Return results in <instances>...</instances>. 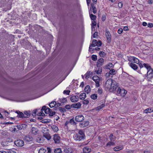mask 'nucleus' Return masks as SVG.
<instances>
[{"label":"nucleus","mask_w":153,"mask_h":153,"mask_svg":"<svg viewBox=\"0 0 153 153\" xmlns=\"http://www.w3.org/2000/svg\"><path fill=\"white\" fill-rule=\"evenodd\" d=\"M105 87L106 90H108L110 92H112L117 88V83L111 79H109L106 81Z\"/></svg>","instance_id":"1"},{"label":"nucleus","mask_w":153,"mask_h":153,"mask_svg":"<svg viewBox=\"0 0 153 153\" xmlns=\"http://www.w3.org/2000/svg\"><path fill=\"white\" fill-rule=\"evenodd\" d=\"M127 93L126 90L124 89H120V88H118L116 93L117 95L124 97Z\"/></svg>","instance_id":"2"},{"label":"nucleus","mask_w":153,"mask_h":153,"mask_svg":"<svg viewBox=\"0 0 153 153\" xmlns=\"http://www.w3.org/2000/svg\"><path fill=\"white\" fill-rule=\"evenodd\" d=\"M15 144L17 146L21 147L24 145V142L23 140L21 139H18L14 141Z\"/></svg>","instance_id":"3"},{"label":"nucleus","mask_w":153,"mask_h":153,"mask_svg":"<svg viewBox=\"0 0 153 153\" xmlns=\"http://www.w3.org/2000/svg\"><path fill=\"white\" fill-rule=\"evenodd\" d=\"M92 79L95 82V86L96 87H99L100 85L99 82L100 81V78L97 76H94L92 77Z\"/></svg>","instance_id":"4"},{"label":"nucleus","mask_w":153,"mask_h":153,"mask_svg":"<svg viewBox=\"0 0 153 153\" xmlns=\"http://www.w3.org/2000/svg\"><path fill=\"white\" fill-rule=\"evenodd\" d=\"M60 138L58 134H55L53 135V140L55 143H59L60 142Z\"/></svg>","instance_id":"5"},{"label":"nucleus","mask_w":153,"mask_h":153,"mask_svg":"<svg viewBox=\"0 0 153 153\" xmlns=\"http://www.w3.org/2000/svg\"><path fill=\"white\" fill-rule=\"evenodd\" d=\"M146 76L149 79L151 78L153 76V70L152 68L148 70Z\"/></svg>","instance_id":"6"},{"label":"nucleus","mask_w":153,"mask_h":153,"mask_svg":"<svg viewBox=\"0 0 153 153\" xmlns=\"http://www.w3.org/2000/svg\"><path fill=\"white\" fill-rule=\"evenodd\" d=\"M105 35L107 39V42L108 43H109L111 41V36L110 32L109 31L106 30Z\"/></svg>","instance_id":"7"},{"label":"nucleus","mask_w":153,"mask_h":153,"mask_svg":"<svg viewBox=\"0 0 153 153\" xmlns=\"http://www.w3.org/2000/svg\"><path fill=\"white\" fill-rule=\"evenodd\" d=\"M27 125L25 124H21L20 125H17L16 126V127H17L18 129L19 130H23L25 129Z\"/></svg>","instance_id":"8"},{"label":"nucleus","mask_w":153,"mask_h":153,"mask_svg":"<svg viewBox=\"0 0 153 153\" xmlns=\"http://www.w3.org/2000/svg\"><path fill=\"white\" fill-rule=\"evenodd\" d=\"M97 43V40L96 39L93 40L91 44L90 45L89 49V51H91V50L92 49V48H91L92 47H95L96 46V45Z\"/></svg>","instance_id":"9"},{"label":"nucleus","mask_w":153,"mask_h":153,"mask_svg":"<svg viewBox=\"0 0 153 153\" xmlns=\"http://www.w3.org/2000/svg\"><path fill=\"white\" fill-rule=\"evenodd\" d=\"M104 61V59L103 58H101L99 59L97 62V67H99L102 66L103 64Z\"/></svg>","instance_id":"10"},{"label":"nucleus","mask_w":153,"mask_h":153,"mask_svg":"<svg viewBox=\"0 0 153 153\" xmlns=\"http://www.w3.org/2000/svg\"><path fill=\"white\" fill-rule=\"evenodd\" d=\"M13 141V140L12 139L8 138L5 141L2 142L4 146H7L8 144V143H11Z\"/></svg>","instance_id":"11"},{"label":"nucleus","mask_w":153,"mask_h":153,"mask_svg":"<svg viewBox=\"0 0 153 153\" xmlns=\"http://www.w3.org/2000/svg\"><path fill=\"white\" fill-rule=\"evenodd\" d=\"M84 120V117L83 115H77V122H81Z\"/></svg>","instance_id":"12"},{"label":"nucleus","mask_w":153,"mask_h":153,"mask_svg":"<svg viewBox=\"0 0 153 153\" xmlns=\"http://www.w3.org/2000/svg\"><path fill=\"white\" fill-rule=\"evenodd\" d=\"M16 113L18 114V115L17 116V117H18L26 118L27 117L26 116H24V114L22 112H21L19 111H16Z\"/></svg>","instance_id":"13"},{"label":"nucleus","mask_w":153,"mask_h":153,"mask_svg":"<svg viewBox=\"0 0 153 153\" xmlns=\"http://www.w3.org/2000/svg\"><path fill=\"white\" fill-rule=\"evenodd\" d=\"M130 59H131V60H130V61H131V60H133L134 61V62L135 63L137 64H138L139 62V59L135 57L132 56L130 57Z\"/></svg>","instance_id":"14"},{"label":"nucleus","mask_w":153,"mask_h":153,"mask_svg":"<svg viewBox=\"0 0 153 153\" xmlns=\"http://www.w3.org/2000/svg\"><path fill=\"white\" fill-rule=\"evenodd\" d=\"M83 150L84 153H88L91 151V149L86 147L83 149Z\"/></svg>","instance_id":"15"},{"label":"nucleus","mask_w":153,"mask_h":153,"mask_svg":"<svg viewBox=\"0 0 153 153\" xmlns=\"http://www.w3.org/2000/svg\"><path fill=\"white\" fill-rule=\"evenodd\" d=\"M43 137H45L46 139H47V140H50L51 138V136L50 134H49V132H48L45 134H43Z\"/></svg>","instance_id":"16"},{"label":"nucleus","mask_w":153,"mask_h":153,"mask_svg":"<svg viewBox=\"0 0 153 153\" xmlns=\"http://www.w3.org/2000/svg\"><path fill=\"white\" fill-rule=\"evenodd\" d=\"M130 66L133 69L135 70L137 69L138 68L137 65L132 62L130 63Z\"/></svg>","instance_id":"17"},{"label":"nucleus","mask_w":153,"mask_h":153,"mask_svg":"<svg viewBox=\"0 0 153 153\" xmlns=\"http://www.w3.org/2000/svg\"><path fill=\"white\" fill-rule=\"evenodd\" d=\"M85 92L87 94H88L91 91L90 87L89 85L86 86L84 89Z\"/></svg>","instance_id":"18"},{"label":"nucleus","mask_w":153,"mask_h":153,"mask_svg":"<svg viewBox=\"0 0 153 153\" xmlns=\"http://www.w3.org/2000/svg\"><path fill=\"white\" fill-rule=\"evenodd\" d=\"M33 140V138L32 137L29 136H27L25 137V140L28 142L32 141Z\"/></svg>","instance_id":"19"},{"label":"nucleus","mask_w":153,"mask_h":153,"mask_svg":"<svg viewBox=\"0 0 153 153\" xmlns=\"http://www.w3.org/2000/svg\"><path fill=\"white\" fill-rule=\"evenodd\" d=\"M32 133L34 135L37 134V132L38 131V129L34 127H33L32 128Z\"/></svg>","instance_id":"20"},{"label":"nucleus","mask_w":153,"mask_h":153,"mask_svg":"<svg viewBox=\"0 0 153 153\" xmlns=\"http://www.w3.org/2000/svg\"><path fill=\"white\" fill-rule=\"evenodd\" d=\"M92 74L93 73L91 72V71H88L85 74V78L88 79L89 77L90 76L92 75Z\"/></svg>","instance_id":"21"},{"label":"nucleus","mask_w":153,"mask_h":153,"mask_svg":"<svg viewBox=\"0 0 153 153\" xmlns=\"http://www.w3.org/2000/svg\"><path fill=\"white\" fill-rule=\"evenodd\" d=\"M51 128L54 132H57L59 130L58 128L55 125H53Z\"/></svg>","instance_id":"22"},{"label":"nucleus","mask_w":153,"mask_h":153,"mask_svg":"<svg viewBox=\"0 0 153 153\" xmlns=\"http://www.w3.org/2000/svg\"><path fill=\"white\" fill-rule=\"evenodd\" d=\"M86 97V94L85 93H81L79 96V98L80 99L84 100Z\"/></svg>","instance_id":"23"},{"label":"nucleus","mask_w":153,"mask_h":153,"mask_svg":"<svg viewBox=\"0 0 153 153\" xmlns=\"http://www.w3.org/2000/svg\"><path fill=\"white\" fill-rule=\"evenodd\" d=\"M91 9L93 10V13L94 14L96 13L97 12V10H96V8L95 7V6L94 4L93 3H92L91 4Z\"/></svg>","instance_id":"24"},{"label":"nucleus","mask_w":153,"mask_h":153,"mask_svg":"<svg viewBox=\"0 0 153 153\" xmlns=\"http://www.w3.org/2000/svg\"><path fill=\"white\" fill-rule=\"evenodd\" d=\"M113 67V65L111 63H109L108 64L104 66V68L106 69H110V68Z\"/></svg>","instance_id":"25"},{"label":"nucleus","mask_w":153,"mask_h":153,"mask_svg":"<svg viewBox=\"0 0 153 153\" xmlns=\"http://www.w3.org/2000/svg\"><path fill=\"white\" fill-rule=\"evenodd\" d=\"M69 123L73 125H76V123L74 121V117L70 120Z\"/></svg>","instance_id":"26"},{"label":"nucleus","mask_w":153,"mask_h":153,"mask_svg":"<svg viewBox=\"0 0 153 153\" xmlns=\"http://www.w3.org/2000/svg\"><path fill=\"white\" fill-rule=\"evenodd\" d=\"M1 134L3 136H4L6 137H8L9 135V133L8 132L5 131H3L1 132Z\"/></svg>","instance_id":"27"},{"label":"nucleus","mask_w":153,"mask_h":153,"mask_svg":"<svg viewBox=\"0 0 153 153\" xmlns=\"http://www.w3.org/2000/svg\"><path fill=\"white\" fill-rule=\"evenodd\" d=\"M76 96L75 95L71 97L70 98V100L71 101L73 102H75L76 101Z\"/></svg>","instance_id":"28"},{"label":"nucleus","mask_w":153,"mask_h":153,"mask_svg":"<svg viewBox=\"0 0 153 153\" xmlns=\"http://www.w3.org/2000/svg\"><path fill=\"white\" fill-rule=\"evenodd\" d=\"M85 136L77 135V140H81L85 138Z\"/></svg>","instance_id":"29"},{"label":"nucleus","mask_w":153,"mask_h":153,"mask_svg":"<svg viewBox=\"0 0 153 153\" xmlns=\"http://www.w3.org/2000/svg\"><path fill=\"white\" fill-rule=\"evenodd\" d=\"M56 105V102L55 101L52 102L49 104V106L50 108H52L54 107Z\"/></svg>","instance_id":"30"},{"label":"nucleus","mask_w":153,"mask_h":153,"mask_svg":"<svg viewBox=\"0 0 153 153\" xmlns=\"http://www.w3.org/2000/svg\"><path fill=\"white\" fill-rule=\"evenodd\" d=\"M115 145L114 143L112 141H110L108 142L106 145V146L107 147H109L111 146H114Z\"/></svg>","instance_id":"31"},{"label":"nucleus","mask_w":153,"mask_h":153,"mask_svg":"<svg viewBox=\"0 0 153 153\" xmlns=\"http://www.w3.org/2000/svg\"><path fill=\"white\" fill-rule=\"evenodd\" d=\"M123 148L122 146H117L114 148V150L115 151H117L122 149Z\"/></svg>","instance_id":"32"},{"label":"nucleus","mask_w":153,"mask_h":153,"mask_svg":"<svg viewBox=\"0 0 153 153\" xmlns=\"http://www.w3.org/2000/svg\"><path fill=\"white\" fill-rule=\"evenodd\" d=\"M143 66L146 68L147 70L151 68V67L148 64L143 63Z\"/></svg>","instance_id":"33"},{"label":"nucleus","mask_w":153,"mask_h":153,"mask_svg":"<svg viewBox=\"0 0 153 153\" xmlns=\"http://www.w3.org/2000/svg\"><path fill=\"white\" fill-rule=\"evenodd\" d=\"M64 152L65 153H71L72 151L70 150L69 148H66L64 149Z\"/></svg>","instance_id":"34"},{"label":"nucleus","mask_w":153,"mask_h":153,"mask_svg":"<svg viewBox=\"0 0 153 153\" xmlns=\"http://www.w3.org/2000/svg\"><path fill=\"white\" fill-rule=\"evenodd\" d=\"M91 98L93 100H95L97 99V96L96 94H92L91 96Z\"/></svg>","instance_id":"35"},{"label":"nucleus","mask_w":153,"mask_h":153,"mask_svg":"<svg viewBox=\"0 0 153 153\" xmlns=\"http://www.w3.org/2000/svg\"><path fill=\"white\" fill-rule=\"evenodd\" d=\"M54 152L55 153H61L62 151L60 148H57L54 149Z\"/></svg>","instance_id":"36"},{"label":"nucleus","mask_w":153,"mask_h":153,"mask_svg":"<svg viewBox=\"0 0 153 153\" xmlns=\"http://www.w3.org/2000/svg\"><path fill=\"white\" fill-rule=\"evenodd\" d=\"M99 54L101 57H104L106 55L105 53L103 51H100L99 52Z\"/></svg>","instance_id":"37"},{"label":"nucleus","mask_w":153,"mask_h":153,"mask_svg":"<svg viewBox=\"0 0 153 153\" xmlns=\"http://www.w3.org/2000/svg\"><path fill=\"white\" fill-rule=\"evenodd\" d=\"M67 101V100L66 98H63L61 99L60 100V102H61L62 104H63V103L65 102H66Z\"/></svg>","instance_id":"38"},{"label":"nucleus","mask_w":153,"mask_h":153,"mask_svg":"<svg viewBox=\"0 0 153 153\" xmlns=\"http://www.w3.org/2000/svg\"><path fill=\"white\" fill-rule=\"evenodd\" d=\"M51 110L49 108H46V109L45 110V112L46 114H50V112H51Z\"/></svg>","instance_id":"39"},{"label":"nucleus","mask_w":153,"mask_h":153,"mask_svg":"<svg viewBox=\"0 0 153 153\" xmlns=\"http://www.w3.org/2000/svg\"><path fill=\"white\" fill-rule=\"evenodd\" d=\"M90 17L91 20L94 21L96 19V16L95 15H94L93 14H91L90 15Z\"/></svg>","instance_id":"40"},{"label":"nucleus","mask_w":153,"mask_h":153,"mask_svg":"<svg viewBox=\"0 0 153 153\" xmlns=\"http://www.w3.org/2000/svg\"><path fill=\"white\" fill-rule=\"evenodd\" d=\"M50 121V119H45L42 120L41 121V122H42V123H49Z\"/></svg>","instance_id":"41"},{"label":"nucleus","mask_w":153,"mask_h":153,"mask_svg":"<svg viewBox=\"0 0 153 153\" xmlns=\"http://www.w3.org/2000/svg\"><path fill=\"white\" fill-rule=\"evenodd\" d=\"M46 151V149L43 148H41L39 151V153H45Z\"/></svg>","instance_id":"42"},{"label":"nucleus","mask_w":153,"mask_h":153,"mask_svg":"<svg viewBox=\"0 0 153 153\" xmlns=\"http://www.w3.org/2000/svg\"><path fill=\"white\" fill-rule=\"evenodd\" d=\"M24 113L27 116H30L31 114L30 111H24Z\"/></svg>","instance_id":"43"},{"label":"nucleus","mask_w":153,"mask_h":153,"mask_svg":"<svg viewBox=\"0 0 153 153\" xmlns=\"http://www.w3.org/2000/svg\"><path fill=\"white\" fill-rule=\"evenodd\" d=\"M89 123V122L88 121H84V123L83 124V125H84V127H85L88 126Z\"/></svg>","instance_id":"44"},{"label":"nucleus","mask_w":153,"mask_h":153,"mask_svg":"<svg viewBox=\"0 0 153 153\" xmlns=\"http://www.w3.org/2000/svg\"><path fill=\"white\" fill-rule=\"evenodd\" d=\"M48 131H49L48 129L44 128V129H42V131L43 134H45L46 133L48 132Z\"/></svg>","instance_id":"45"},{"label":"nucleus","mask_w":153,"mask_h":153,"mask_svg":"<svg viewBox=\"0 0 153 153\" xmlns=\"http://www.w3.org/2000/svg\"><path fill=\"white\" fill-rule=\"evenodd\" d=\"M109 73L111 75H114L115 74V71L114 69H112L110 70Z\"/></svg>","instance_id":"46"},{"label":"nucleus","mask_w":153,"mask_h":153,"mask_svg":"<svg viewBox=\"0 0 153 153\" xmlns=\"http://www.w3.org/2000/svg\"><path fill=\"white\" fill-rule=\"evenodd\" d=\"M102 44V42L100 40H99L98 42L97 41V43L96 45V46L97 47L100 46Z\"/></svg>","instance_id":"47"},{"label":"nucleus","mask_w":153,"mask_h":153,"mask_svg":"<svg viewBox=\"0 0 153 153\" xmlns=\"http://www.w3.org/2000/svg\"><path fill=\"white\" fill-rule=\"evenodd\" d=\"M78 135L85 136V134L84 133L83 131L81 130H80L79 131Z\"/></svg>","instance_id":"48"},{"label":"nucleus","mask_w":153,"mask_h":153,"mask_svg":"<svg viewBox=\"0 0 153 153\" xmlns=\"http://www.w3.org/2000/svg\"><path fill=\"white\" fill-rule=\"evenodd\" d=\"M97 56L96 55H93L91 56V59L93 61H96L97 59Z\"/></svg>","instance_id":"49"},{"label":"nucleus","mask_w":153,"mask_h":153,"mask_svg":"<svg viewBox=\"0 0 153 153\" xmlns=\"http://www.w3.org/2000/svg\"><path fill=\"white\" fill-rule=\"evenodd\" d=\"M109 137L110 138L111 140V141L113 140L115 138V137L112 134H110Z\"/></svg>","instance_id":"50"},{"label":"nucleus","mask_w":153,"mask_h":153,"mask_svg":"<svg viewBox=\"0 0 153 153\" xmlns=\"http://www.w3.org/2000/svg\"><path fill=\"white\" fill-rule=\"evenodd\" d=\"M59 110L61 112H64L66 111V110L65 108L61 107H59Z\"/></svg>","instance_id":"51"},{"label":"nucleus","mask_w":153,"mask_h":153,"mask_svg":"<svg viewBox=\"0 0 153 153\" xmlns=\"http://www.w3.org/2000/svg\"><path fill=\"white\" fill-rule=\"evenodd\" d=\"M98 36V32H95L94 33L93 36L94 38H96V37Z\"/></svg>","instance_id":"52"},{"label":"nucleus","mask_w":153,"mask_h":153,"mask_svg":"<svg viewBox=\"0 0 153 153\" xmlns=\"http://www.w3.org/2000/svg\"><path fill=\"white\" fill-rule=\"evenodd\" d=\"M70 92V91L69 90H65L64 91L63 93L67 95H69Z\"/></svg>","instance_id":"53"},{"label":"nucleus","mask_w":153,"mask_h":153,"mask_svg":"<svg viewBox=\"0 0 153 153\" xmlns=\"http://www.w3.org/2000/svg\"><path fill=\"white\" fill-rule=\"evenodd\" d=\"M89 103V101L87 100H84L83 101V103L84 104L87 105Z\"/></svg>","instance_id":"54"},{"label":"nucleus","mask_w":153,"mask_h":153,"mask_svg":"<svg viewBox=\"0 0 153 153\" xmlns=\"http://www.w3.org/2000/svg\"><path fill=\"white\" fill-rule=\"evenodd\" d=\"M7 153H16L15 151L12 150H7Z\"/></svg>","instance_id":"55"},{"label":"nucleus","mask_w":153,"mask_h":153,"mask_svg":"<svg viewBox=\"0 0 153 153\" xmlns=\"http://www.w3.org/2000/svg\"><path fill=\"white\" fill-rule=\"evenodd\" d=\"M95 72H96L97 74H100L101 72H102V69L99 68L98 70L95 71Z\"/></svg>","instance_id":"56"},{"label":"nucleus","mask_w":153,"mask_h":153,"mask_svg":"<svg viewBox=\"0 0 153 153\" xmlns=\"http://www.w3.org/2000/svg\"><path fill=\"white\" fill-rule=\"evenodd\" d=\"M65 108L68 109H70L71 108V106L70 105H66L65 107Z\"/></svg>","instance_id":"57"},{"label":"nucleus","mask_w":153,"mask_h":153,"mask_svg":"<svg viewBox=\"0 0 153 153\" xmlns=\"http://www.w3.org/2000/svg\"><path fill=\"white\" fill-rule=\"evenodd\" d=\"M123 32V29L121 28H120L117 31L118 33L119 34H120L121 33H122Z\"/></svg>","instance_id":"58"},{"label":"nucleus","mask_w":153,"mask_h":153,"mask_svg":"<svg viewBox=\"0 0 153 153\" xmlns=\"http://www.w3.org/2000/svg\"><path fill=\"white\" fill-rule=\"evenodd\" d=\"M149 111L150 108H147L144 110V113H146V114H147L148 113H149Z\"/></svg>","instance_id":"59"},{"label":"nucleus","mask_w":153,"mask_h":153,"mask_svg":"<svg viewBox=\"0 0 153 153\" xmlns=\"http://www.w3.org/2000/svg\"><path fill=\"white\" fill-rule=\"evenodd\" d=\"M38 115L39 116H43L45 115V114H44L43 112H40L38 114Z\"/></svg>","instance_id":"60"},{"label":"nucleus","mask_w":153,"mask_h":153,"mask_svg":"<svg viewBox=\"0 0 153 153\" xmlns=\"http://www.w3.org/2000/svg\"><path fill=\"white\" fill-rule=\"evenodd\" d=\"M55 113H56L55 112L53 111V112H51H51H50V113L49 114V115L50 116H53V115H54L55 114Z\"/></svg>","instance_id":"61"},{"label":"nucleus","mask_w":153,"mask_h":153,"mask_svg":"<svg viewBox=\"0 0 153 153\" xmlns=\"http://www.w3.org/2000/svg\"><path fill=\"white\" fill-rule=\"evenodd\" d=\"M96 22L94 21L92 22V25H91V26H95L96 25Z\"/></svg>","instance_id":"62"},{"label":"nucleus","mask_w":153,"mask_h":153,"mask_svg":"<svg viewBox=\"0 0 153 153\" xmlns=\"http://www.w3.org/2000/svg\"><path fill=\"white\" fill-rule=\"evenodd\" d=\"M71 108H76V103H74L71 105Z\"/></svg>","instance_id":"63"},{"label":"nucleus","mask_w":153,"mask_h":153,"mask_svg":"<svg viewBox=\"0 0 153 153\" xmlns=\"http://www.w3.org/2000/svg\"><path fill=\"white\" fill-rule=\"evenodd\" d=\"M148 27H153V23H149L147 25Z\"/></svg>","instance_id":"64"}]
</instances>
